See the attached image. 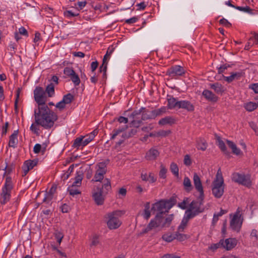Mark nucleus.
<instances>
[{"mask_svg": "<svg viewBox=\"0 0 258 258\" xmlns=\"http://www.w3.org/2000/svg\"><path fill=\"white\" fill-rule=\"evenodd\" d=\"M35 123L45 129L51 128L57 119V115L48 106L40 107L34 110Z\"/></svg>", "mask_w": 258, "mask_h": 258, "instance_id": "f257e3e1", "label": "nucleus"}, {"mask_svg": "<svg viewBox=\"0 0 258 258\" xmlns=\"http://www.w3.org/2000/svg\"><path fill=\"white\" fill-rule=\"evenodd\" d=\"M198 201L194 200L190 203L189 208L185 211V216L182 219L181 224L178 226V231L179 232L183 231L190 219L204 212L205 209L198 206Z\"/></svg>", "mask_w": 258, "mask_h": 258, "instance_id": "f03ea898", "label": "nucleus"}, {"mask_svg": "<svg viewBox=\"0 0 258 258\" xmlns=\"http://www.w3.org/2000/svg\"><path fill=\"white\" fill-rule=\"evenodd\" d=\"M176 197L172 196L168 200H161L153 204L151 208V211L156 215L164 216L168 214L169 210L176 204Z\"/></svg>", "mask_w": 258, "mask_h": 258, "instance_id": "7ed1b4c3", "label": "nucleus"}, {"mask_svg": "<svg viewBox=\"0 0 258 258\" xmlns=\"http://www.w3.org/2000/svg\"><path fill=\"white\" fill-rule=\"evenodd\" d=\"M111 188L110 180L108 178L104 179L101 187H94L92 191V197L97 205H102L104 204L105 196Z\"/></svg>", "mask_w": 258, "mask_h": 258, "instance_id": "20e7f679", "label": "nucleus"}, {"mask_svg": "<svg viewBox=\"0 0 258 258\" xmlns=\"http://www.w3.org/2000/svg\"><path fill=\"white\" fill-rule=\"evenodd\" d=\"M212 191L214 196L217 199L220 198L224 192V183L220 169L218 170L216 178L212 184Z\"/></svg>", "mask_w": 258, "mask_h": 258, "instance_id": "39448f33", "label": "nucleus"}, {"mask_svg": "<svg viewBox=\"0 0 258 258\" xmlns=\"http://www.w3.org/2000/svg\"><path fill=\"white\" fill-rule=\"evenodd\" d=\"M124 212L120 210H116L107 214L108 221L107 222V226L110 229H115L121 224V221L118 219L121 216Z\"/></svg>", "mask_w": 258, "mask_h": 258, "instance_id": "423d86ee", "label": "nucleus"}, {"mask_svg": "<svg viewBox=\"0 0 258 258\" xmlns=\"http://www.w3.org/2000/svg\"><path fill=\"white\" fill-rule=\"evenodd\" d=\"M13 187L11 177L7 176L6 179L5 185L2 188V192L1 194L0 203L1 204L4 205L9 201L11 197V190Z\"/></svg>", "mask_w": 258, "mask_h": 258, "instance_id": "0eeeda50", "label": "nucleus"}, {"mask_svg": "<svg viewBox=\"0 0 258 258\" xmlns=\"http://www.w3.org/2000/svg\"><path fill=\"white\" fill-rule=\"evenodd\" d=\"M34 97L35 101L38 104V108H40L41 106L42 107L48 106L46 104L47 97L42 87L39 86L36 87L34 91Z\"/></svg>", "mask_w": 258, "mask_h": 258, "instance_id": "6e6552de", "label": "nucleus"}, {"mask_svg": "<svg viewBox=\"0 0 258 258\" xmlns=\"http://www.w3.org/2000/svg\"><path fill=\"white\" fill-rule=\"evenodd\" d=\"M193 180L196 189L200 192V195L198 198V199L199 200V201L198 202V206L201 207V206L203 205L205 195L201 179L197 173H195L194 174Z\"/></svg>", "mask_w": 258, "mask_h": 258, "instance_id": "1a4fd4ad", "label": "nucleus"}, {"mask_svg": "<svg viewBox=\"0 0 258 258\" xmlns=\"http://www.w3.org/2000/svg\"><path fill=\"white\" fill-rule=\"evenodd\" d=\"M239 209V208L237 209L230 222V226L231 229L237 232L240 231L243 222V218L241 219V214H240Z\"/></svg>", "mask_w": 258, "mask_h": 258, "instance_id": "9d476101", "label": "nucleus"}, {"mask_svg": "<svg viewBox=\"0 0 258 258\" xmlns=\"http://www.w3.org/2000/svg\"><path fill=\"white\" fill-rule=\"evenodd\" d=\"M232 180L235 182L240 184L249 187L251 185V182L250 177L243 174L239 173H234L232 174Z\"/></svg>", "mask_w": 258, "mask_h": 258, "instance_id": "9b49d317", "label": "nucleus"}, {"mask_svg": "<svg viewBox=\"0 0 258 258\" xmlns=\"http://www.w3.org/2000/svg\"><path fill=\"white\" fill-rule=\"evenodd\" d=\"M159 217L160 226L162 228L169 227L173 219V214L168 215L166 214V215L159 216Z\"/></svg>", "mask_w": 258, "mask_h": 258, "instance_id": "f8f14e48", "label": "nucleus"}, {"mask_svg": "<svg viewBox=\"0 0 258 258\" xmlns=\"http://www.w3.org/2000/svg\"><path fill=\"white\" fill-rule=\"evenodd\" d=\"M183 74H184V70L182 67L179 66L172 67L167 72V74L171 77L176 76H181Z\"/></svg>", "mask_w": 258, "mask_h": 258, "instance_id": "ddd939ff", "label": "nucleus"}, {"mask_svg": "<svg viewBox=\"0 0 258 258\" xmlns=\"http://www.w3.org/2000/svg\"><path fill=\"white\" fill-rule=\"evenodd\" d=\"M237 242V240L235 238H230L225 239V240L223 239L222 247L227 250H231L236 245Z\"/></svg>", "mask_w": 258, "mask_h": 258, "instance_id": "4468645a", "label": "nucleus"}, {"mask_svg": "<svg viewBox=\"0 0 258 258\" xmlns=\"http://www.w3.org/2000/svg\"><path fill=\"white\" fill-rule=\"evenodd\" d=\"M159 155V152L155 148L150 149L147 153L145 158L147 160H155Z\"/></svg>", "mask_w": 258, "mask_h": 258, "instance_id": "2eb2a0df", "label": "nucleus"}, {"mask_svg": "<svg viewBox=\"0 0 258 258\" xmlns=\"http://www.w3.org/2000/svg\"><path fill=\"white\" fill-rule=\"evenodd\" d=\"M203 95L209 101L216 102L218 97L216 96L212 91L208 90H205L203 92Z\"/></svg>", "mask_w": 258, "mask_h": 258, "instance_id": "dca6fc26", "label": "nucleus"}, {"mask_svg": "<svg viewBox=\"0 0 258 258\" xmlns=\"http://www.w3.org/2000/svg\"><path fill=\"white\" fill-rule=\"evenodd\" d=\"M182 108L187 110L188 111H192L194 110V106L188 101L182 100L180 101L178 109Z\"/></svg>", "mask_w": 258, "mask_h": 258, "instance_id": "f3484780", "label": "nucleus"}, {"mask_svg": "<svg viewBox=\"0 0 258 258\" xmlns=\"http://www.w3.org/2000/svg\"><path fill=\"white\" fill-rule=\"evenodd\" d=\"M244 73L236 72L231 73V75L229 77L224 76V80L228 83L232 82L234 80H239L240 77L243 76Z\"/></svg>", "mask_w": 258, "mask_h": 258, "instance_id": "a211bd4d", "label": "nucleus"}, {"mask_svg": "<svg viewBox=\"0 0 258 258\" xmlns=\"http://www.w3.org/2000/svg\"><path fill=\"white\" fill-rule=\"evenodd\" d=\"M19 133V130H17L10 136L9 142V147L15 148L17 144V136Z\"/></svg>", "mask_w": 258, "mask_h": 258, "instance_id": "6ab92c4d", "label": "nucleus"}, {"mask_svg": "<svg viewBox=\"0 0 258 258\" xmlns=\"http://www.w3.org/2000/svg\"><path fill=\"white\" fill-rule=\"evenodd\" d=\"M156 117L154 110L149 111L145 108V110H143L142 115V120H145L147 119H154Z\"/></svg>", "mask_w": 258, "mask_h": 258, "instance_id": "aec40b11", "label": "nucleus"}, {"mask_svg": "<svg viewBox=\"0 0 258 258\" xmlns=\"http://www.w3.org/2000/svg\"><path fill=\"white\" fill-rule=\"evenodd\" d=\"M168 106L170 109L178 108L180 101H177L175 98L171 96H168Z\"/></svg>", "mask_w": 258, "mask_h": 258, "instance_id": "412c9836", "label": "nucleus"}, {"mask_svg": "<svg viewBox=\"0 0 258 258\" xmlns=\"http://www.w3.org/2000/svg\"><path fill=\"white\" fill-rule=\"evenodd\" d=\"M106 173V171H105V170H99V169H97L95 174V175H94V179H93L92 180V181H101L102 180H103V178H104V175Z\"/></svg>", "mask_w": 258, "mask_h": 258, "instance_id": "4be33fe9", "label": "nucleus"}, {"mask_svg": "<svg viewBox=\"0 0 258 258\" xmlns=\"http://www.w3.org/2000/svg\"><path fill=\"white\" fill-rule=\"evenodd\" d=\"M159 218V217L158 215H156L155 218L153 219H152L151 220L150 223L147 225L148 226L149 229H150L151 230H152L154 228L160 227Z\"/></svg>", "mask_w": 258, "mask_h": 258, "instance_id": "5701e85b", "label": "nucleus"}, {"mask_svg": "<svg viewBox=\"0 0 258 258\" xmlns=\"http://www.w3.org/2000/svg\"><path fill=\"white\" fill-rule=\"evenodd\" d=\"M210 86L217 94H222L224 92V87L219 83L210 84Z\"/></svg>", "mask_w": 258, "mask_h": 258, "instance_id": "b1692460", "label": "nucleus"}, {"mask_svg": "<svg viewBox=\"0 0 258 258\" xmlns=\"http://www.w3.org/2000/svg\"><path fill=\"white\" fill-rule=\"evenodd\" d=\"M57 186L56 185L53 184L51 188L50 189L48 192L46 194V196L44 198L43 201L44 202H46V201H51L53 198V195L54 193L55 192Z\"/></svg>", "mask_w": 258, "mask_h": 258, "instance_id": "393cba45", "label": "nucleus"}, {"mask_svg": "<svg viewBox=\"0 0 258 258\" xmlns=\"http://www.w3.org/2000/svg\"><path fill=\"white\" fill-rule=\"evenodd\" d=\"M175 119L171 116H167L164 118H162L159 121L160 125H165V124H173L175 123Z\"/></svg>", "mask_w": 258, "mask_h": 258, "instance_id": "a878e982", "label": "nucleus"}, {"mask_svg": "<svg viewBox=\"0 0 258 258\" xmlns=\"http://www.w3.org/2000/svg\"><path fill=\"white\" fill-rule=\"evenodd\" d=\"M216 140L218 142V146L221 151L226 155H229V152L227 150L224 142L221 139L219 136H216Z\"/></svg>", "mask_w": 258, "mask_h": 258, "instance_id": "bb28decb", "label": "nucleus"}, {"mask_svg": "<svg viewBox=\"0 0 258 258\" xmlns=\"http://www.w3.org/2000/svg\"><path fill=\"white\" fill-rule=\"evenodd\" d=\"M183 184L184 189L187 192H189L192 189L193 187L192 186L191 181L188 177H184Z\"/></svg>", "mask_w": 258, "mask_h": 258, "instance_id": "cd10ccee", "label": "nucleus"}, {"mask_svg": "<svg viewBox=\"0 0 258 258\" xmlns=\"http://www.w3.org/2000/svg\"><path fill=\"white\" fill-rule=\"evenodd\" d=\"M244 107L247 111H252L258 107V103H256L253 102H249L244 104Z\"/></svg>", "mask_w": 258, "mask_h": 258, "instance_id": "c85d7f7f", "label": "nucleus"}, {"mask_svg": "<svg viewBox=\"0 0 258 258\" xmlns=\"http://www.w3.org/2000/svg\"><path fill=\"white\" fill-rule=\"evenodd\" d=\"M45 94L47 93L49 97H52L54 94V86L51 83L48 84L45 89Z\"/></svg>", "mask_w": 258, "mask_h": 258, "instance_id": "c756f323", "label": "nucleus"}, {"mask_svg": "<svg viewBox=\"0 0 258 258\" xmlns=\"http://www.w3.org/2000/svg\"><path fill=\"white\" fill-rule=\"evenodd\" d=\"M207 147V143L204 139H200L197 143V148L198 150L205 151Z\"/></svg>", "mask_w": 258, "mask_h": 258, "instance_id": "7c9ffc66", "label": "nucleus"}, {"mask_svg": "<svg viewBox=\"0 0 258 258\" xmlns=\"http://www.w3.org/2000/svg\"><path fill=\"white\" fill-rule=\"evenodd\" d=\"M227 211L225 210L221 209L220 212L218 213H215L213 216L212 223L215 224L218 220L219 217L222 216L223 214H226Z\"/></svg>", "mask_w": 258, "mask_h": 258, "instance_id": "2f4dec72", "label": "nucleus"}, {"mask_svg": "<svg viewBox=\"0 0 258 258\" xmlns=\"http://www.w3.org/2000/svg\"><path fill=\"white\" fill-rule=\"evenodd\" d=\"M74 99V96L71 93H68L63 96L62 101L64 104L71 103Z\"/></svg>", "mask_w": 258, "mask_h": 258, "instance_id": "473e14b6", "label": "nucleus"}, {"mask_svg": "<svg viewBox=\"0 0 258 258\" xmlns=\"http://www.w3.org/2000/svg\"><path fill=\"white\" fill-rule=\"evenodd\" d=\"M174 237L175 239H177L179 241H183L188 238L187 235L179 233V231L176 232L174 233Z\"/></svg>", "mask_w": 258, "mask_h": 258, "instance_id": "72a5a7b5", "label": "nucleus"}, {"mask_svg": "<svg viewBox=\"0 0 258 258\" xmlns=\"http://www.w3.org/2000/svg\"><path fill=\"white\" fill-rule=\"evenodd\" d=\"M113 51H114V48L109 47L107 49L106 53L103 57V62L102 63V64H103V65H105V64L107 65V63H108L107 61V58L112 53Z\"/></svg>", "mask_w": 258, "mask_h": 258, "instance_id": "f704fd0d", "label": "nucleus"}, {"mask_svg": "<svg viewBox=\"0 0 258 258\" xmlns=\"http://www.w3.org/2000/svg\"><path fill=\"white\" fill-rule=\"evenodd\" d=\"M170 170L177 177L179 176V169L176 164L172 163L170 165Z\"/></svg>", "mask_w": 258, "mask_h": 258, "instance_id": "c9c22d12", "label": "nucleus"}, {"mask_svg": "<svg viewBox=\"0 0 258 258\" xmlns=\"http://www.w3.org/2000/svg\"><path fill=\"white\" fill-rule=\"evenodd\" d=\"M162 238L166 242H170L175 239L174 234L165 233L162 235Z\"/></svg>", "mask_w": 258, "mask_h": 258, "instance_id": "e433bc0d", "label": "nucleus"}, {"mask_svg": "<svg viewBox=\"0 0 258 258\" xmlns=\"http://www.w3.org/2000/svg\"><path fill=\"white\" fill-rule=\"evenodd\" d=\"M84 137L77 138L74 141L73 147L78 149L80 146H83V139H84Z\"/></svg>", "mask_w": 258, "mask_h": 258, "instance_id": "4c0bfd02", "label": "nucleus"}, {"mask_svg": "<svg viewBox=\"0 0 258 258\" xmlns=\"http://www.w3.org/2000/svg\"><path fill=\"white\" fill-rule=\"evenodd\" d=\"M70 78L75 86H78L80 84V78L75 72H74V73L70 77Z\"/></svg>", "mask_w": 258, "mask_h": 258, "instance_id": "58836bf2", "label": "nucleus"}, {"mask_svg": "<svg viewBox=\"0 0 258 258\" xmlns=\"http://www.w3.org/2000/svg\"><path fill=\"white\" fill-rule=\"evenodd\" d=\"M143 110H145V108L142 107L140 110H135L134 111L132 114L128 116L130 118H137V116L138 115L142 114V112H143Z\"/></svg>", "mask_w": 258, "mask_h": 258, "instance_id": "ea45409f", "label": "nucleus"}, {"mask_svg": "<svg viewBox=\"0 0 258 258\" xmlns=\"http://www.w3.org/2000/svg\"><path fill=\"white\" fill-rule=\"evenodd\" d=\"M37 161L35 160H27L24 162V165L29 167V169H32L35 166L37 165Z\"/></svg>", "mask_w": 258, "mask_h": 258, "instance_id": "a19ab883", "label": "nucleus"}, {"mask_svg": "<svg viewBox=\"0 0 258 258\" xmlns=\"http://www.w3.org/2000/svg\"><path fill=\"white\" fill-rule=\"evenodd\" d=\"M74 167V164L71 165L69 168L68 171L63 174V176H62V178H63L64 180L67 179L69 177L71 173L73 171Z\"/></svg>", "mask_w": 258, "mask_h": 258, "instance_id": "79ce46f5", "label": "nucleus"}, {"mask_svg": "<svg viewBox=\"0 0 258 258\" xmlns=\"http://www.w3.org/2000/svg\"><path fill=\"white\" fill-rule=\"evenodd\" d=\"M160 167L161 169L159 172V175L160 178L165 179L166 177V174L167 172V169H166L165 167L162 164H161Z\"/></svg>", "mask_w": 258, "mask_h": 258, "instance_id": "37998d69", "label": "nucleus"}, {"mask_svg": "<svg viewBox=\"0 0 258 258\" xmlns=\"http://www.w3.org/2000/svg\"><path fill=\"white\" fill-rule=\"evenodd\" d=\"M222 245H223V239H221L220 240V241L217 243H215V244H212L210 247H209V248L213 251L216 250L217 249H218V248L220 247H222Z\"/></svg>", "mask_w": 258, "mask_h": 258, "instance_id": "c03bdc74", "label": "nucleus"}, {"mask_svg": "<svg viewBox=\"0 0 258 258\" xmlns=\"http://www.w3.org/2000/svg\"><path fill=\"white\" fill-rule=\"evenodd\" d=\"M137 133V130L136 129H132L128 133H125L124 134L122 135V136L124 138H129L136 135Z\"/></svg>", "mask_w": 258, "mask_h": 258, "instance_id": "a18cd8bd", "label": "nucleus"}, {"mask_svg": "<svg viewBox=\"0 0 258 258\" xmlns=\"http://www.w3.org/2000/svg\"><path fill=\"white\" fill-rule=\"evenodd\" d=\"M107 65L105 64L103 65V64H101V66L99 68V72H103V78L104 79H106L107 78Z\"/></svg>", "mask_w": 258, "mask_h": 258, "instance_id": "49530a36", "label": "nucleus"}, {"mask_svg": "<svg viewBox=\"0 0 258 258\" xmlns=\"http://www.w3.org/2000/svg\"><path fill=\"white\" fill-rule=\"evenodd\" d=\"M94 138V134H90L88 138H87L85 139H83V146L84 147L86 146L88 143H89Z\"/></svg>", "mask_w": 258, "mask_h": 258, "instance_id": "de8ad7c7", "label": "nucleus"}, {"mask_svg": "<svg viewBox=\"0 0 258 258\" xmlns=\"http://www.w3.org/2000/svg\"><path fill=\"white\" fill-rule=\"evenodd\" d=\"M188 199L187 198H185L184 199L183 201L178 204V206L181 209L185 210L186 209V204L188 203Z\"/></svg>", "mask_w": 258, "mask_h": 258, "instance_id": "09e8293b", "label": "nucleus"}, {"mask_svg": "<svg viewBox=\"0 0 258 258\" xmlns=\"http://www.w3.org/2000/svg\"><path fill=\"white\" fill-rule=\"evenodd\" d=\"M74 72H75L74 71L73 69L68 67L65 68L63 70V73L69 77H71L74 73Z\"/></svg>", "mask_w": 258, "mask_h": 258, "instance_id": "8fccbe9b", "label": "nucleus"}, {"mask_svg": "<svg viewBox=\"0 0 258 258\" xmlns=\"http://www.w3.org/2000/svg\"><path fill=\"white\" fill-rule=\"evenodd\" d=\"M127 127V126L126 125L125 128L122 127L121 128H119L117 130H114L113 132L114 133L112 134L111 137V139H114L116 137V136H117L119 133L123 132L125 130V129H126Z\"/></svg>", "mask_w": 258, "mask_h": 258, "instance_id": "3c124183", "label": "nucleus"}, {"mask_svg": "<svg viewBox=\"0 0 258 258\" xmlns=\"http://www.w3.org/2000/svg\"><path fill=\"white\" fill-rule=\"evenodd\" d=\"M235 8L238 10L243 11L245 12H247L249 13H251V11H252V10L248 6H246L245 7L236 6V7H235Z\"/></svg>", "mask_w": 258, "mask_h": 258, "instance_id": "603ef678", "label": "nucleus"}, {"mask_svg": "<svg viewBox=\"0 0 258 258\" xmlns=\"http://www.w3.org/2000/svg\"><path fill=\"white\" fill-rule=\"evenodd\" d=\"M183 162L186 166H190L191 164V160L189 155L187 154L184 156Z\"/></svg>", "mask_w": 258, "mask_h": 258, "instance_id": "864d4df0", "label": "nucleus"}, {"mask_svg": "<svg viewBox=\"0 0 258 258\" xmlns=\"http://www.w3.org/2000/svg\"><path fill=\"white\" fill-rule=\"evenodd\" d=\"M83 172L82 171H77L76 173V176L75 177V179L77 180L78 181H80L81 183L82 182V180L83 178Z\"/></svg>", "mask_w": 258, "mask_h": 258, "instance_id": "5fc2aeb1", "label": "nucleus"}, {"mask_svg": "<svg viewBox=\"0 0 258 258\" xmlns=\"http://www.w3.org/2000/svg\"><path fill=\"white\" fill-rule=\"evenodd\" d=\"M21 92V89L20 88H18L17 90V94H16V98L15 101V109L16 112L18 111V100L20 96V93Z\"/></svg>", "mask_w": 258, "mask_h": 258, "instance_id": "6e6d98bb", "label": "nucleus"}, {"mask_svg": "<svg viewBox=\"0 0 258 258\" xmlns=\"http://www.w3.org/2000/svg\"><path fill=\"white\" fill-rule=\"evenodd\" d=\"M79 15V13L75 14L71 11H66L64 12V16L68 18L78 16Z\"/></svg>", "mask_w": 258, "mask_h": 258, "instance_id": "4d7b16f0", "label": "nucleus"}, {"mask_svg": "<svg viewBox=\"0 0 258 258\" xmlns=\"http://www.w3.org/2000/svg\"><path fill=\"white\" fill-rule=\"evenodd\" d=\"M142 123L141 120H136L134 118L133 119L131 122V124H132V126L138 128L139 127L140 124Z\"/></svg>", "mask_w": 258, "mask_h": 258, "instance_id": "13d9d810", "label": "nucleus"}, {"mask_svg": "<svg viewBox=\"0 0 258 258\" xmlns=\"http://www.w3.org/2000/svg\"><path fill=\"white\" fill-rule=\"evenodd\" d=\"M249 89L252 90L256 94H258V83L251 84L249 86Z\"/></svg>", "mask_w": 258, "mask_h": 258, "instance_id": "bf43d9fd", "label": "nucleus"}, {"mask_svg": "<svg viewBox=\"0 0 258 258\" xmlns=\"http://www.w3.org/2000/svg\"><path fill=\"white\" fill-rule=\"evenodd\" d=\"M99 242L98 240V236L96 235H94L92 239L91 246H96Z\"/></svg>", "mask_w": 258, "mask_h": 258, "instance_id": "052dcab7", "label": "nucleus"}, {"mask_svg": "<svg viewBox=\"0 0 258 258\" xmlns=\"http://www.w3.org/2000/svg\"><path fill=\"white\" fill-rule=\"evenodd\" d=\"M68 190L69 191L70 195L72 196H75L76 195L81 194V191H80L79 190L77 189H73L72 187H69Z\"/></svg>", "mask_w": 258, "mask_h": 258, "instance_id": "680f3d73", "label": "nucleus"}, {"mask_svg": "<svg viewBox=\"0 0 258 258\" xmlns=\"http://www.w3.org/2000/svg\"><path fill=\"white\" fill-rule=\"evenodd\" d=\"M13 169L12 165H9L8 166L7 164L6 165V167H5L4 170H5V172L4 173V176H5L6 174H9L11 173Z\"/></svg>", "mask_w": 258, "mask_h": 258, "instance_id": "e2e57ef3", "label": "nucleus"}, {"mask_svg": "<svg viewBox=\"0 0 258 258\" xmlns=\"http://www.w3.org/2000/svg\"><path fill=\"white\" fill-rule=\"evenodd\" d=\"M154 112L157 117L162 115L163 113H164L165 112V109L164 108H161L158 109H155Z\"/></svg>", "mask_w": 258, "mask_h": 258, "instance_id": "0e129e2a", "label": "nucleus"}, {"mask_svg": "<svg viewBox=\"0 0 258 258\" xmlns=\"http://www.w3.org/2000/svg\"><path fill=\"white\" fill-rule=\"evenodd\" d=\"M230 67V66L228 64H225L223 66H221L218 68V74L222 73L225 71V70L227 69L228 67Z\"/></svg>", "mask_w": 258, "mask_h": 258, "instance_id": "69168bd1", "label": "nucleus"}, {"mask_svg": "<svg viewBox=\"0 0 258 258\" xmlns=\"http://www.w3.org/2000/svg\"><path fill=\"white\" fill-rule=\"evenodd\" d=\"M66 104H64V102H63V101L62 100L59 102L58 103H57L55 106L56 108H58L59 110H62L63 109H64L65 108V106H66Z\"/></svg>", "mask_w": 258, "mask_h": 258, "instance_id": "338daca9", "label": "nucleus"}, {"mask_svg": "<svg viewBox=\"0 0 258 258\" xmlns=\"http://www.w3.org/2000/svg\"><path fill=\"white\" fill-rule=\"evenodd\" d=\"M219 23L227 27H230L231 25V24L226 19L223 18L221 19L219 21Z\"/></svg>", "mask_w": 258, "mask_h": 258, "instance_id": "774afa93", "label": "nucleus"}]
</instances>
